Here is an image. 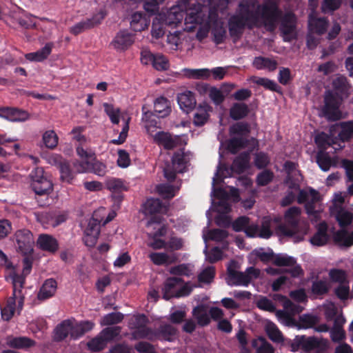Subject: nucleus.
<instances>
[{
    "label": "nucleus",
    "instance_id": "c756f323",
    "mask_svg": "<svg viewBox=\"0 0 353 353\" xmlns=\"http://www.w3.org/2000/svg\"><path fill=\"white\" fill-rule=\"evenodd\" d=\"M52 45L47 43L44 47L34 52L28 53L25 55L26 59L31 61H42L48 58L52 51Z\"/></svg>",
    "mask_w": 353,
    "mask_h": 353
},
{
    "label": "nucleus",
    "instance_id": "f03ea898",
    "mask_svg": "<svg viewBox=\"0 0 353 353\" xmlns=\"http://www.w3.org/2000/svg\"><path fill=\"white\" fill-rule=\"evenodd\" d=\"M343 101V97L330 90H325L323 94V105L319 111V116L325 118L327 121H337L342 119V112L340 109Z\"/></svg>",
    "mask_w": 353,
    "mask_h": 353
},
{
    "label": "nucleus",
    "instance_id": "c03bdc74",
    "mask_svg": "<svg viewBox=\"0 0 353 353\" xmlns=\"http://www.w3.org/2000/svg\"><path fill=\"white\" fill-rule=\"evenodd\" d=\"M124 316L121 312H111L105 315L101 321V325H112L117 324L123 321Z\"/></svg>",
    "mask_w": 353,
    "mask_h": 353
},
{
    "label": "nucleus",
    "instance_id": "ea45409f",
    "mask_svg": "<svg viewBox=\"0 0 353 353\" xmlns=\"http://www.w3.org/2000/svg\"><path fill=\"white\" fill-rule=\"evenodd\" d=\"M185 75L189 79H208L210 77V70L203 69H184Z\"/></svg>",
    "mask_w": 353,
    "mask_h": 353
},
{
    "label": "nucleus",
    "instance_id": "864d4df0",
    "mask_svg": "<svg viewBox=\"0 0 353 353\" xmlns=\"http://www.w3.org/2000/svg\"><path fill=\"white\" fill-rule=\"evenodd\" d=\"M273 263L275 265L279 267L294 266L296 264V261L294 257L290 256L276 254Z\"/></svg>",
    "mask_w": 353,
    "mask_h": 353
},
{
    "label": "nucleus",
    "instance_id": "338daca9",
    "mask_svg": "<svg viewBox=\"0 0 353 353\" xmlns=\"http://www.w3.org/2000/svg\"><path fill=\"white\" fill-rule=\"evenodd\" d=\"M152 262L156 265L167 264L170 255L165 252H152L149 255Z\"/></svg>",
    "mask_w": 353,
    "mask_h": 353
},
{
    "label": "nucleus",
    "instance_id": "5701e85b",
    "mask_svg": "<svg viewBox=\"0 0 353 353\" xmlns=\"http://www.w3.org/2000/svg\"><path fill=\"white\" fill-rule=\"evenodd\" d=\"M230 136L244 137L249 138L251 125L246 121H236L229 127Z\"/></svg>",
    "mask_w": 353,
    "mask_h": 353
},
{
    "label": "nucleus",
    "instance_id": "dca6fc26",
    "mask_svg": "<svg viewBox=\"0 0 353 353\" xmlns=\"http://www.w3.org/2000/svg\"><path fill=\"white\" fill-rule=\"evenodd\" d=\"M134 34L128 30H121L118 32L114 38L112 43L114 48L125 50L134 43Z\"/></svg>",
    "mask_w": 353,
    "mask_h": 353
},
{
    "label": "nucleus",
    "instance_id": "cd10ccee",
    "mask_svg": "<svg viewBox=\"0 0 353 353\" xmlns=\"http://www.w3.org/2000/svg\"><path fill=\"white\" fill-rule=\"evenodd\" d=\"M183 279L179 277H168L165 281L163 283V287L162 288L163 299L166 301H168L170 299L174 297V294L170 293L171 290L174 289L177 285L183 283Z\"/></svg>",
    "mask_w": 353,
    "mask_h": 353
},
{
    "label": "nucleus",
    "instance_id": "473e14b6",
    "mask_svg": "<svg viewBox=\"0 0 353 353\" xmlns=\"http://www.w3.org/2000/svg\"><path fill=\"white\" fill-rule=\"evenodd\" d=\"M252 81L265 89L282 94V88L279 86L274 81L266 77H254Z\"/></svg>",
    "mask_w": 353,
    "mask_h": 353
},
{
    "label": "nucleus",
    "instance_id": "aec40b11",
    "mask_svg": "<svg viewBox=\"0 0 353 353\" xmlns=\"http://www.w3.org/2000/svg\"><path fill=\"white\" fill-rule=\"evenodd\" d=\"M328 239L327 225L325 221H323L317 225V231L310 238V242L315 246H323L327 243Z\"/></svg>",
    "mask_w": 353,
    "mask_h": 353
},
{
    "label": "nucleus",
    "instance_id": "a878e982",
    "mask_svg": "<svg viewBox=\"0 0 353 353\" xmlns=\"http://www.w3.org/2000/svg\"><path fill=\"white\" fill-rule=\"evenodd\" d=\"M154 112L159 114V117L164 118L171 112L170 101L165 97L157 98L154 102Z\"/></svg>",
    "mask_w": 353,
    "mask_h": 353
},
{
    "label": "nucleus",
    "instance_id": "052dcab7",
    "mask_svg": "<svg viewBox=\"0 0 353 353\" xmlns=\"http://www.w3.org/2000/svg\"><path fill=\"white\" fill-rule=\"evenodd\" d=\"M329 276L331 281L343 284L346 281V273L341 269H331L329 272Z\"/></svg>",
    "mask_w": 353,
    "mask_h": 353
},
{
    "label": "nucleus",
    "instance_id": "6e6552de",
    "mask_svg": "<svg viewBox=\"0 0 353 353\" xmlns=\"http://www.w3.org/2000/svg\"><path fill=\"white\" fill-rule=\"evenodd\" d=\"M237 262L235 260H231L227 268L228 279L232 281V283L228 281L229 285H244L247 286L252 281V277L246 274L245 272L235 270L237 268Z\"/></svg>",
    "mask_w": 353,
    "mask_h": 353
},
{
    "label": "nucleus",
    "instance_id": "72a5a7b5",
    "mask_svg": "<svg viewBox=\"0 0 353 353\" xmlns=\"http://www.w3.org/2000/svg\"><path fill=\"white\" fill-rule=\"evenodd\" d=\"M316 280L312 282L311 287V292L318 296H321L327 294L330 289L329 283L324 280H319V276L316 275Z\"/></svg>",
    "mask_w": 353,
    "mask_h": 353
},
{
    "label": "nucleus",
    "instance_id": "e2e57ef3",
    "mask_svg": "<svg viewBox=\"0 0 353 353\" xmlns=\"http://www.w3.org/2000/svg\"><path fill=\"white\" fill-rule=\"evenodd\" d=\"M270 163V158L267 153L259 152L255 154L254 165L261 170L266 168Z\"/></svg>",
    "mask_w": 353,
    "mask_h": 353
},
{
    "label": "nucleus",
    "instance_id": "7c9ffc66",
    "mask_svg": "<svg viewBox=\"0 0 353 353\" xmlns=\"http://www.w3.org/2000/svg\"><path fill=\"white\" fill-rule=\"evenodd\" d=\"M130 27L134 32H141L148 27V22L145 14L142 12H136L131 16Z\"/></svg>",
    "mask_w": 353,
    "mask_h": 353
},
{
    "label": "nucleus",
    "instance_id": "4d7b16f0",
    "mask_svg": "<svg viewBox=\"0 0 353 353\" xmlns=\"http://www.w3.org/2000/svg\"><path fill=\"white\" fill-rule=\"evenodd\" d=\"M30 114L27 111L17 108H12L10 121L22 122L28 120Z\"/></svg>",
    "mask_w": 353,
    "mask_h": 353
},
{
    "label": "nucleus",
    "instance_id": "39448f33",
    "mask_svg": "<svg viewBox=\"0 0 353 353\" xmlns=\"http://www.w3.org/2000/svg\"><path fill=\"white\" fill-rule=\"evenodd\" d=\"M250 145L253 150L259 147V141L255 137H244L230 136V138L226 141L225 149L232 154H236L241 150L245 149Z\"/></svg>",
    "mask_w": 353,
    "mask_h": 353
},
{
    "label": "nucleus",
    "instance_id": "680f3d73",
    "mask_svg": "<svg viewBox=\"0 0 353 353\" xmlns=\"http://www.w3.org/2000/svg\"><path fill=\"white\" fill-rule=\"evenodd\" d=\"M106 186L112 192L126 191L128 190L124 185L123 181L120 179H112L108 180L106 183Z\"/></svg>",
    "mask_w": 353,
    "mask_h": 353
},
{
    "label": "nucleus",
    "instance_id": "774afa93",
    "mask_svg": "<svg viewBox=\"0 0 353 353\" xmlns=\"http://www.w3.org/2000/svg\"><path fill=\"white\" fill-rule=\"evenodd\" d=\"M226 30L222 26H214L212 30V34L214 37L213 41L216 44H221L225 38Z\"/></svg>",
    "mask_w": 353,
    "mask_h": 353
},
{
    "label": "nucleus",
    "instance_id": "49530a36",
    "mask_svg": "<svg viewBox=\"0 0 353 353\" xmlns=\"http://www.w3.org/2000/svg\"><path fill=\"white\" fill-rule=\"evenodd\" d=\"M230 90H224V92H226L225 95L219 89L212 86L210 89L209 97L216 105H219L225 101V96L228 94Z\"/></svg>",
    "mask_w": 353,
    "mask_h": 353
},
{
    "label": "nucleus",
    "instance_id": "e433bc0d",
    "mask_svg": "<svg viewBox=\"0 0 353 353\" xmlns=\"http://www.w3.org/2000/svg\"><path fill=\"white\" fill-rule=\"evenodd\" d=\"M341 128L339 133V139L343 143L349 141L353 137V121L340 123Z\"/></svg>",
    "mask_w": 353,
    "mask_h": 353
},
{
    "label": "nucleus",
    "instance_id": "0e129e2a",
    "mask_svg": "<svg viewBox=\"0 0 353 353\" xmlns=\"http://www.w3.org/2000/svg\"><path fill=\"white\" fill-rule=\"evenodd\" d=\"M215 276V270L212 266L205 268L198 276L201 283H210Z\"/></svg>",
    "mask_w": 353,
    "mask_h": 353
},
{
    "label": "nucleus",
    "instance_id": "5fc2aeb1",
    "mask_svg": "<svg viewBox=\"0 0 353 353\" xmlns=\"http://www.w3.org/2000/svg\"><path fill=\"white\" fill-rule=\"evenodd\" d=\"M330 139V136L324 132H321L315 136L314 142L319 149V151H326Z\"/></svg>",
    "mask_w": 353,
    "mask_h": 353
},
{
    "label": "nucleus",
    "instance_id": "0eeeda50",
    "mask_svg": "<svg viewBox=\"0 0 353 353\" xmlns=\"http://www.w3.org/2000/svg\"><path fill=\"white\" fill-rule=\"evenodd\" d=\"M245 28H248V24L241 10L228 20L229 33L234 42L241 37Z\"/></svg>",
    "mask_w": 353,
    "mask_h": 353
},
{
    "label": "nucleus",
    "instance_id": "9d476101",
    "mask_svg": "<svg viewBox=\"0 0 353 353\" xmlns=\"http://www.w3.org/2000/svg\"><path fill=\"white\" fill-rule=\"evenodd\" d=\"M74 167L79 166L80 169L78 170L79 172H84L86 171L92 172L98 176H103L106 172V165L97 161L95 159L93 162L88 161H76L73 163Z\"/></svg>",
    "mask_w": 353,
    "mask_h": 353
},
{
    "label": "nucleus",
    "instance_id": "7ed1b4c3",
    "mask_svg": "<svg viewBox=\"0 0 353 353\" xmlns=\"http://www.w3.org/2000/svg\"><path fill=\"white\" fill-rule=\"evenodd\" d=\"M285 220L290 228H288L285 224H280L276 228V234L279 236L291 238L295 243L303 241L308 232L309 225L307 223L300 224L295 217L285 219Z\"/></svg>",
    "mask_w": 353,
    "mask_h": 353
},
{
    "label": "nucleus",
    "instance_id": "79ce46f5",
    "mask_svg": "<svg viewBox=\"0 0 353 353\" xmlns=\"http://www.w3.org/2000/svg\"><path fill=\"white\" fill-rule=\"evenodd\" d=\"M15 299V296L10 297L6 306L1 309V317L6 321H9L14 316L16 307Z\"/></svg>",
    "mask_w": 353,
    "mask_h": 353
},
{
    "label": "nucleus",
    "instance_id": "603ef678",
    "mask_svg": "<svg viewBox=\"0 0 353 353\" xmlns=\"http://www.w3.org/2000/svg\"><path fill=\"white\" fill-rule=\"evenodd\" d=\"M274 178V173L270 170H265L256 176V182L259 186L268 185Z\"/></svg>",
    "mask_w": 353,
    "mask_h": 353
},
{
    "label": "nucleus",
    "instance_id": "37998d69",
    "mask_svg": "<svg viewBox=\"0 0 353 353\" xmlns=\"http://www.w3.org/2000/svg\"><path fill=\"white\" fill-rule=\"evenodd\" d=\"M272 219L269 216H264L261 221L258 236L262 239H269L273 234L271 230Z\"/></svg>",
    "mask_w": 353,
    "mask_h": 353
},
{
    "label": "nucleus",
    "instance_id": "13d9d810",
    "mask_svg": "<svg viewBox=\"0 0 353 353\" xmlns=\"http://www.w3.org/2000/svg\"><path fill=\"white\" fill-rule=\"evenodd\" d=\"M107 343L100 334L88 343V348L92 352H99L104 349Z\"/></svg>",
    "mask_w": 353,
    "mask_h": 353
},
{
    "label": "nucleus",
    "instance_id": "f3484780",
    "mask_svg": "<svg viewBox=\"0 0 353 353\" xmlns=\"http://www.w3.org/2000/svg\"><path fill=\"white\" fill-rule=\"evenodd\" d=\"M179 137L173 138L170 133L159 131L154 136V141L159 145H162L165 150H172L176 147Z\"/></svg>",
    "mask_w": 353,
    "mask_h": 353
},
{
    "label": "nucleus",
    "instance_id": "4be33fe9",
    "mask_svg": "<svg viewBox=\"0 0 353 353\" xmlns=\"http://www.w3.org/2000/svg\"><path fill=\"white\" fill-rule=\"evenodd\" d=\"M250 112L248 105L243 102L234 103L229 110L230 117L236 121L245 119Z\"/></svg>",
    "mask_w": 353,
    "mask_h": 353
},
{
    "label": "nucleus",
    "instance_id": "f704fd0d",
    "mask_svg": "<svg viewBox=\"0 0 353 353\" xmlns=\"http://www.w3.org/2000/svg\"><path fill=\"white\" fill-rule=\"evenodd\" d=\"M132 335L134 339H146L150 341H157V335L155 330L148 327L147 325L139 328L132 332Z\"/></svg>",
    "mask_w": 353,
    "mask_h": 353
},
{
    "label": "nucleus",
    "instance_id": "1a4fd4ad",
    "mask_svg": "<svg viewBox=\"0 0 353 353\" xmlns=\"http://www.w3.org/2000/svg\"><path fill=\"white\" fill-rule=\"evenodd\" d=\"M253 152V148L239 153L233 160L230 166L232 172L235 174H241L244 173L250 168V154Z\"/></svg>",
    "mask_w": 353,
    "mask_h": 353
},
{
    "label": "nucleus",
    "instance_id": "393cba45",
    "mask_svg": "<svg viewBox=\"0 0 353 353\" xmlns=\"http://www.w3.org/2000/svg\"><path fill=\"white\" fill-rule=\"evenodd\" d=\"M72 322L70 320H64L59 323L53 331V341L61 342L63 341L70 334Z\"/></svg>",
    "mask_w": 353,
    "mask_h": 353
},
{
    "label": "nucleus",
    "instance_id": "4468645a",
    "mask_svg": "<svg viewBox=\"0 0 353 353\" xmlns=\"http://www.w3.org/2000/svg\"><path fill=\"white\" fill-rule=\"evenodd\" d=\"M177 102L180 108L187 114L192 112L196 107L194 94L190 90L178 94Z\"/></svg>",
    "mask_w": 353,
    "mask_h": 353
},
{
    "label": "nucleus",
    "instance_id": "69168bd1",
    "mask_svg": "<svg viewBox=\"0 0 353 353\" xmlns=\"http://www.w3.org/2000/svg\"><path fill=\"white\" fill-rule=\"evenodd\" d=\"M152 66L157 70L163 71L168 69L169 62L164 55L157 54L152 62Z\"/></svg>",
    "mask_w": 353,
    "mask_h": 353
},
{
    "label": "nucleus",
    "instance_id": "f257e3e1",
    "mask_svg": "<svg viewBox=\"0 0 353 353\" xmlns=\"http://www.w3.org/2000/svg\"><path fill=\"white\" fill-rule=\"evenodd\" d=\"M261 8L262 25L268 32H274L279 21L281 23L288 26L292 24L296 26L297 18L296 14L292 11L283 14L282 10L274 0H265Z\"/></svg>",
    "mask_w": 353,
    "mask_h": 353
},
{
    "label": "nucleus",
    "instance_id": "4c0bfd02",
    "mask_svg": "<svg viewBox=\"0 0 353 353\" xmlns=\"http://www.w3.org/2000/svg\"><path fill=\"white\" fill-rule=\"evenodd\" d=\"M316 161L321 170L324 172L328 171L332 167V157L326 151H319Z\"/></svg>",
    "mask_w": 353,
    "mask_h": 353
},
{
    "label": "nucleus",
    "instance_id": "a19ab883",
    "mask_svg": "<svg viewBox=\"0 0 353 353\" xmlns=\"http://www.w3.org/2000/svg\"><path fill=\"white\" fill-rule=\"evenodd\" d=\"M299 330L312 328L319 322V317L311 314H303L299 316Z\"/></svg>",
    "mask_w": 353,
    "mask_h": 353
},
{
    "label": "nucleus",
    "instance_id": "b1692460",
    "mask_svg": "<svg viewBox=\"0 0 353 353\" xmlns=\"http://www.w3.org/2000/svg\"><path fill=\"white\" fill-rule=\"evenodd\" d=\"M163 207L161 199L151 197L142 205V212L145 215H153L160 213Z\"/></svg>",
    "mask_w": 353,
    "mask_h": 353
},
{
    "label": "nucleus",
    "instance_id": "3c124183",
    "mask_svg": "<svg viewBox=\"0 0 353 353\" xmlns=\"http://www.w3.org/2000/svg\"><path fill=\"white\" fill-rule=\"evenodd\" d=\"M300 339L301 340V349L305 352L314 350L315 345L318 344V339L315 336H306L305 335H301L300 336Z\"/></svg>",
    "mask_w": 353,
    "mask_h": 353
},
{
    "label": "nucleus",
    "instance_id": "6e6d98bb",
    "mask_svg": "<svg viewBox=\"0 0 353 353\" xmlns=\"http://www.w3.org/2000/svg\"><path fill=\"white\" fill-rule=\"evenodd\" d=\"M121 330V327L119 326L108 327L103 329L100 334L104 339L106 343H108V341L119 336L120 334Z\"/></svg>",
    "mask_w": 353,
    "mask_h": 353
},
{
    "label": "nucleus",
    "instance_id": "bf43d9fd",
    "mask_svg": "<svg viewBox=\"0 0 353 353\" xmlns=\"http://www.w3.org/2000/svg\"><path fill=\"white\" fill-rule=\"evenodd\" d=\"M250 221V219L247 216H239L232 223V230L236 232H244Z\"/></svg>",
    "mask_w": 353,
    "mask_h": 353
},
{
    "label": "nucleus",
    "instance_id": "a18cd8bd",
    "mask_svg": "<svg viewBox=\"0 0 353 353\" xmlns=\"http://www.w3.org/2000/svg\"><path fill=\"white\" fill-rule=\"evenodd\" d=\"M104 111L109 117L111 122L113 124H118L119 123L120 109L114 108L112 104L108 103H103Z\"/></svg>",
    "mask_w": 353,
    "mask_h": 353
},
{
    "label": "nucleus",
    "instance_id": "20e7f679",
    "mask_svg": "<svg viewBox=\"0 0 353 353\" xmlns=\"http://www.w3.org/2000/svg\"><path fill=\"white\" fill-rule=\"evenodd\" d=\"M44 170L41 168L35 169L31 174L32 181L30 187L38 196H46L47 197L53 191V183L43 176Z\"/></svg>",
    "mask_w": 353,
    "mask_h": 353
},
{
    "label": "nucleus",
    "instance_id": "2f4dec72",
    "mask_svg": "<svg viewBox=\"0 0 353 353\" xmlns=\"http://www.w3.org/2000/svg\"><path fill=\"white\" fill-rule=\"evenodd\" d=\"M252 65L257 70L267 68L270 71H274L276 68L277 62L270 58L260 56L254 58Z\"/></svg>",
    "mask_w": 353,
    "mask_h": 353
},
{
    "label": "nucleus",
    "instance_id": "09e8293b",
    "mask_svg": "<svg viewBox=\"0 0 353 353\" xmlns=\"http://www.w3.org/2000/svg\"><path fill=\"white\" fill-rule=\"evenodd\" d=\"M336 219L340 227L344 228L352 223L353 214L348 211L341 210L338 212Z\"/></svg>",
    "mask_w": 353,
    "mask_h": 353
},
{
    "label": "nucleus",
    "instance_id": "423d86ee",
    "mask_svg": "<svg viewBox=\"0 0 353 353\" xmlns=\"http://www.w3.org/2000/svg\"><path fill=\"white\" fill-rule=\"evenodd\" d=\"M17 250L23 255L32 254L34 245L33 235L27 229L19 230L15 233Z\"/></svg>",
    "mask_w": 353,
    "mask_h": 353
},
{
    "label": "nucleus",
    "instance_id": "a211bd4d",
    "mask_svg": "<svg viewBox=\"0 0 353 353\" xmlns=\"http://www.w3.org/2000/svg\"><path fill=\"white\" fill-rule=\"evenodd\" d=\"M157 340H163L168 342L174 341L178 334L177 329L169 323H161L155 330Z\"/></svg>",
    "mask_w": 353,
    "mask_h": 353
},
{
    "label": "nucleus",
    "instance_id": "de8ad7c7",
    "mask_svg": "<svg viewBox=\"0 0 353 353\" xmlns=\"http://www.w3.org/2000/svg\"><path fill=\"white\" fill-rule=\"evenodd\" d=\"M42 139L46 147L50 149H54L58 144V137L54 130L46 131Z\"/></svg>",
    "mask_w": 353,
    "mask_h": 353
},
{
    "label": "nucleus",
    "instance_id": "8fccbe9b",
    "mask_svg": "<svg viewBox=\"0 0 353 353\" xmlns=\"http://www.w3.org/2000/svg\"><path fill=\"white\" fill-rule=\"evenodd\" d=\"M149 323V319L148 316L144 314H138L134 315L130 319V326L131 329L134 330L147 325Z\"/></svg>",
    "mask_w": 353,
    "mask_h": 353
},
{
    "label": "nucleus",
    "instance_id": "f8f14e48",
    "mask_svg": "<svg viewBox=\"0 0 353 353\" xmlns=\"http://www.w3.org/2000/svg\"><path fill=\"white\" fill-rule=\"evenodd\" d=\"M196 112L193 117V124L196 127L203 126L210 119V112L212 111V107L206 101L199 103L196 108Z\"/></svg>",
    "mask_w": 353,
    "mask_h": 353
},
{
    "label": "nucleus",
    "instance_id": "412c9836",
    "mask_svg": "<svg viewBox=\"0 0 353 353\" xmlns=\"http://www.w3.org/2000/svg\"><path fill=\"white\" fill-rule=\"evenodd\" d=\"M57 283L54 279H48L44 281L38 294L37 299L44 301L53 296L57 291Z\"/></svg>",
    "mask_w": 353,
    "mask_h": 353
},
{
    "label": "nucleus",
    "instance_id": "bb28decb",
    "mask_svg": "<svg viewBox=\"0 0 353 353\" xmlns=\"http://www.w3.org/2000/svg\"><path fill=\"white\" fill-rule=\"evenodd\" d=\"M239 6L248 24V29L252 30L254 27H259L258 25L259 17L258 11L250 10L247 4L240 3Z\"/></svg>",
    "mask_w": 353,
    "mask_h": 353
},
{
    "label": "nucleus",
    "instance_id": "c85d7f7f",
    "mask_svg": "<svg viewBox=\"0 0 353 353\" xmlns=\"http://www.w3.org/2000/svg\"><path fill=\"white\" fill-rule=\"evenodd\" d=\"M7 345L12 348L25 349L34 346L36 341L26 336L13 337L8 339Z\"/></svg>",
    "mask_w": 353,
    "mask_h": 353
},
{
    "label": "nucleus",
    "instance_id": "6ab92c4d",
    "mask_svg": "<svg viewBox=\"0 0 353 353\" xmlns=\"http://www.w3.org/2000/svg\"><path fill=\"white\" fill-rule=\"evenodd\" d=\"M37 246L42 250L55 252L59 248L57 240L52 235L41 234L37 241Z\"/></svg>",
    "mask_w": 353,
    "mask_h": 353
},
{
    "label": "nucleus",
    "instance_id": "ddd939ff",
    "mask_svg": "<svg viewBox=\"0 0 353 353\" xmlns=\"http://www.w3.org/2000/svg\"><path fill=\"white\" fill-rule=\"evenodd\" d=\"M55 162L60 172V180L68 184L72 183L76 172L72 170L68 161L59 157Z\"/></svg>",
    "mask_w": 353,
    "mask_h": 353
},
{
    "label": "nucleus",
    "instance_id": "c9c22d12",
    "mask_svg": "<svg viewBox=\"0 0 353 353\" xmlns=\"http://www.w3.org/2000/svg\"><path fill=\"white\" fill-rule=\"evenodd\" d=\"M232 173L234 172H232L230 167H228L225 163L219 162L215 176L213 178V185H214L215 183L223 182L225 178L231 176Z\"/></svg>",
    "mask_w": 353,
    "mask_h": 353
},
{
    "label": "nucleus",
    "instance_id": "9b49d317",
    "mask_svg": "<svg viewBox=\"0 0 353 353\" xmlns=\"http://www.w3.org/2000/svg\"><path fill=\"white\" fill-rule=\"evenodd\" d=\"M104 19L103 15L94 14L91 18H88L85 20H82L80 22L76 23L70 28V33L74 35H78L79 34L84 32L85 30L93 28L96 26L100 24Z\"/></svg>",
    "mask_w": 353,
    "mask_h": 353
},
{
    "label": "nucleus",
    "instance_id": "58836bf2",
    "mask_svg": "<svg viewBox=\"0 0 353 353\" xmlns=\"http://www.w3.org/2000/svg\"><path fill=\"white\" fill-rule=\"evenodd\" d=\"M265 332L269 339L273 342L281 343L283 341V336L281 332L274 323L269 322L267 323Z\"/></svg>",
    "mask_w": 353,
    "mask_h": 353
},
{
    "label": "nucleus",
    "instance_id": "2eb2a0df",
    "mask_svg": "<svg viewBox=\"0 0 353 353\" xmlns=\"http://www.w3.org/2000/svg\"><path fill=\"white\" fill-rule=\"evenodd\" d=\"M350 84L346 77L343 75H339L332 81V89L328 90L332 92V93L337 94L339 97H347L349 94L350 89Z\"/></svg>",
    "mask_w": 353,
    "mask_h": 353
}]
</instances>
